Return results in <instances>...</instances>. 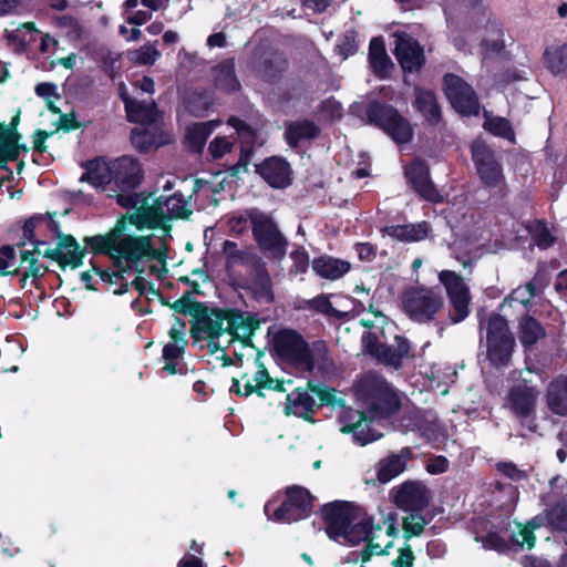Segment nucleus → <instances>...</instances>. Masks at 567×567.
I'll use <instances>...</instances> for the list:
<instances>
[{"label":"nucleus","instance_id":"f257e3e1","mask_svg":"<svg viewBox=\"0 0 567 567\" xmlns=\"http://www.w3.org/2000/svg\"><path fill=\"white\" fill-rule=\"evenodd\" d=\"M322 515L329 538L349 545L368 543L360 553L363 564L373 555L388 553L392 546V537L396 533L395 518L392 514H388L381 522L375 523L374 518L363 509L336 502L324 505Z\"/></svg>","mask_w":567,"mask_h":567},{"label":"nucleus","instance_id":"f03ea898","mask_svg":"<svg viewBox=\"0 0 567 567\" xmlns=\"http://www.w3.org/2000/svg\"><path fill=\"white\" fill-rule=\"evenodd\" d=\"M124 230L125 221L118 220L109 234L85 238L86 245L93 251L105 252L113 261V269L101 274L103 280L110 282H115L117 279L125 280V274H143L146 268L153 272L156 269L153 261H163L164 254L154 246L151 236L126 235Z\"/></svg>","mask_w":567,"mask_h":567},{"label":"nucleus","instance_id":"7ed1b4c3","mask_svg":"<svg viewBox=\"0 0 567 567\" xmlns=\"http://www.w3.org/2000/svg\"><path fill=\"white\" fill-rule=\"evenodd\" d=\"M308 385L311 392L319 398L321 404L342 409L339 414L340 431L352 434L354 442L365 445L382 436V433L372 426V421H368L362 412L346 408V401L338 391L321 383L309 382Z\"/></svg>","mask_w":567,"mask_h":567},{"label":"nucleus","instance_id":"20e7f679","mask_svg":"<svg viewBox=\"0 0 567 567\" xmlns=\"http://www.w3.org/2000/svg\"><path fill=\"white\" fill-rule=\"evenodd\" d=\"M148 199L150 197L143 198L142 204L130 216L132 224L138 227L165 228L169 220L185 218L192 213L188 202L181 193L159 196L152 204Z\"/></svg>","mask_w":567,"mask_h":567},{"label":"nucleus","instance_id":"39448f33","mask_svg":"<svg viewBox=\"0 0 567 567\" xmlns=\"http://www.w3.org/2000/svg\"><path fill=\"white\" fill-rule=\"evenodd\" d=\"M358 400L375 416H383L399 408V398L390 384L375 373H367L357 385Z\"/></svg>","mask_w":567,"mask_h":567},{"label":"nucleus","instance_id":"423d86ee","mask_svg":"<svg viewBox=\"0 0 567 567\" xmlns=\"http://www.w3.org/2000/svg\"><path fill=\"white\" fill-rule=\"evenodd\" d=\"M480 324L486 330L488 360L496 367L507 365L515 347V338L509 331L507 320L498 313H492L486 323L481 321Z\"/></svg>","mask_w":567,"mask_h":567},{"label":"nucleus","instance_id":"0eeeda50","mask_svg":"<svg viewBox=\"0 0 567 567\" xmlns=\"http://www.w3.org/2000/svg\"><path fill=\"white\" fill-rule=\"evenodd\" d=\"M403 310L406 316L417 323H430L444 307L441 292L429 287H412L402 296Z\"/></svg>","mask_w":567,"mask_h":567},{"label":"nucleus","instance_id":"6e6552de","mask_svg":"<svg viewBox=\"0 0 567 567\" xmlns=\"http://www.w3.org/2000/svg\"><path fill=\"white\" fill-rule=\"evenodd\" d=\"M365 115L369 124L380 127L395 143L404 144L411 141L413 135L411 124L394 107L371 102L365 107Z\"/></svg>","mask_w":567,"mask_h":567},{"label":"nucleus","instance_id":"1a4fd4ad","mask_svg":"<svg viewBox=\"0 0 567 567\" xmlns=\"http://www.w3.org/2000/svg\"><path fill=\"white\" fill-rule=\"evenodd\" d=\"M113 181L123 192L116 196L117 203L126 208H136L142 204V199L131 190L137 187L143 178L140 163L130 156H122L112 161Z\"/></svg>","mask_w":567,"mask_h":567},{"label":"nucleus","instance_id":"9d476101","mask_svg":"<svg viewBox=\"0 0 567 567\" xmlns=\"http://www.w3.org/2000/svg\"><path fill=\"white\" fill-rule=\"evenodd\" d=\"M249 218L259 248L267 256L281 259L286 255L287 240L271 217L258 209H252L249 212Z\"/></svg>","mask_w":567,"mask_h":567},{"label":"nucleus","instance_id":"9b49d317","mask_svg":"<svg viewBox=\"0 0 567 567\" xmlns=\"http://www.w3.org/2000/svg\"><path fill=\"white\" fill-rule=\"evenodd\" d=\"M472 157L482 182L498 195L504 196L506 193L505 178L494 152L483 141H475L472 145Z\"/></svg>","mask_w":567,"mask_h":567},{"label":"nucleus","instance_id":"f8f14e48","mask_svg":"<svg viewBox=\"0 0 567 567\" xmlns=\"http://www.w3.org/2000/svg\"><path fill=\"white\" fill-rule=\"evenodd\" d=\"M439 280L444 286L449 302L452 307L450 315L453 323H458L470 315L471 293L464 279L454 271L442 270Z\"/></svg>","mask_w":567,"mask_h":567},{"label":"nucleus","instance_id":"ddd939ff","mask_svg":"<svg viewBox=\"0 0 567 567\" xmlns=\"http://www.w3.org/2000/svg\"><path fill=\"white\" fill-rule=\"evenodd\" d=\"M362 341L364 349L371 355L377 358L380 362L394 368L401 365V360L408 355L410 350L409 341L401 336H395V344L388 346L381 340L377 331H369L363 336Z\"/></svg>","mask_w":567,"mask_h":567},{"label":"nucleus","instance_id":"4468645a","mask_svg":"<svg viewBox=\"0 0 567 567\" xmlns=\"http://www.w3.org/2000/svg\"><path fill=\"white\" fill-rule=\"evenodd\" d=\"M444 92L453 109L462 115L480 112L478 99L470 84L455 74L444 76Z\"/></svg>","mask_w":567,"mask_h":567},{"label":"nucleus","instance_id":"2eb2a0df","mask_svg":"<svg viewBox=\"0 0 567 567\" xmlns=\"http://www.w3.org/2000/svg\"><path fill=\"white\" fill-rule=\"evenodd\" d=\"M312 508V497L302 487L287 489L286 499L274 511V519L280 523H292L306 518Z\"/></svg>","mask_w":567,"mask_h":567},{"label":"nucleus","instance_id":"dca6fc26","mask_svg":"<svg viewBox=\"0 0 567 567\" xmlns=\"http://www.w3.org/2000/svg\"><path fill=\"white\" fill-rule=\"evenodd\" d=\"M118 91L120 96L125 104L128 121L140 123L144 127L153 126V128H157L159 113L152 99L143 101L131 99L124 84L120 85Z\"/></svg>","mask_w":567,"mask_h":567},{"label":"nucleus","instance_id":"f3484780","mask_svg":"<svg viewBox=\"0 0 567 567\" xmlns=\"http://www.w3.org/2000/svg\"><path fill=\"white\" fill-rule=\"evenodd\" d=\"M405 176L422 198L433 203L442 200V196L430 179L429 167L423 161L415 159L406 166Z\"/></svg>","mask_w":567,"mask_h":567},{"label":"nucleus","instance_id":"a211bd4d","mask_svg":"<svg viewBox=\"0 0 567 567\" xmlns=\"http://www.w3.org/2000/svg\"><path fill=\"white\" fill-rule=\"evenodd\" d=\"M430 491L420 482H406L396 491L394 501L405 512H421L430 502Z\"/></svg>","mask_w":567,"mask_h":567},{"label":"nucleus","instance_id":"6ab92c4d","mask_svg":"<svg viewBox=\"0 0 567 567\" xmlns=\"http://www.w3.org/2000/svg\"><path fill=\"white\" fill-rule=\"evenodd\" d=\"M538 395L539 391L524 377L523 382L508 392L507 402L517 416L525 417L534 412Z\"/></svg>","mask_w":567,"mask_h":567},{"label":"nucleus","instance_id":"aec40b11","mask_svg":"<svg viewBox=\"0 0 567 567\" xmlns=\"http://www.w3.org/2000/svg\"><path fill=\"white\" fill-rule=\"evenodd\" d=\"M394 54L404 71H416L424 62L422 48L413 38L405 33L395 35Z\"/></svg>","mask_w":567,"mask_h":567},{"label":"nucleus","instance_id":"412c9836","mask_svg":"<svg viewBox=\"0 0 567 567\" xmlns=\"http://www.w3.org/2000/svg\"><path fill=\"white\" fill-rule=\"evenodd\" d=\"M44 256L58 261L62 266L76 268L82 264L84 251L71 236L59 237L53 248H48Z\"/></svg>","mask_w":567,"mask_h":567},{"label":"nucleus","instance_id":"4be33fe9","mask_svg":"<svg viewBox=\"0 0 567 567\" xmlns=\"http://www.w3.org/2000/svg\"><path fill=\"white\" fill-rule=\"evenodd\" d=\"M274 389V390H284L282 385L279 384L278 381L272 380L269 377L268 371L264 365H259V369L256 371L254 379L250 380L246 375L241 378V380L233 379V385L230 388L231 392H235L238 395H249L251 394L256 389H258V394L262 396L261 389Z\"/></svg>","mask_w":567,"mask_h":567},{"label":"nucleus","instance_id":"5701e85b","mask_svg":"<svg viewBox=\"0 0 567 567\" xmlns=\"http://www.w3.org/2000/svg\"><path fill=\"white\" fill-rule=\"evenodd\" d=\"M276 346L282 357L291 361L297 368L305 362L307 343L293 330H282L276 338Z\"/></svg>","mask_w":567,"mask_h":567},{"label":"nucleus","instance_id":"b1692460","mask_svg":"<svg viewBox=\"0 0 567 567\" xmlns=\"http://www.w3.org/2000/svg\"><path fill=\"white\" fill-rule=\"evenodd\" d=\"M258 174L272 187L284 188L290 184V166L278 157H271L257 166Z\"/></svg>","mask_w":567,"mask_h":567},{"label":"nucleus","instance_id":"393cba45","mask_svg":"<svg viewBox=\"0 0 567 567\" xmlns=\"http://www.w3.org/2000/svg\"><path fill=\"white\" fill-rule=\"evenodd\" d=\"M226 323L225 311L204 312L197 317L194 332L197 338L217 339L226 333Z\"/></svg>","mask_w":567,"mask_h":567},{"label":"nucleus","instance_id":"a878e982","mask_svg":"<svg viewBox=\"0 0 567 567\" xmlns=\"http://www.w3.org/2000/svg\"><path fill=\"white\" fill-rule=\"evenodd\" d=\"M412 458L410 447H403L398 454H391L379 463L378 480L385 484L400 475L406 467V462Z\"/></svg>","mask_w":567,"mask_h":567},{"label":"nucleus","instance_id":"bb28decb","mask_svg":"<svg viewBox=\"0 0 567 567\" xmlns=\"http://www.w3.org/2000/svg\"><path fill=\"white\" fill-rule=\"evenodd\" d=\"M305 362H300L298 369L312 372L318 370L320 372H326L330 369L332 361L329 355V351L326 344L321 341L313 342L311 346H307L305 353Z\"/></svg>","mask_w":567,"mask_h":567},{"label":"nucleus","instance_id":"cd10ccee","mask_svg":"<svg viewBox=\"0 0 567 567\" xmlns=\"http://www.w3.org/2000/svg\"><path fill=\"white\" fill-rule=\"evenodd\" d=\"M80 181L87 182L94 188H103L113 181L112 162L102 158L90 161Z\"/></svg>","mask_w":567,"mask_h":567},{"label":"nucleus","instance_id":"c85d7f7f","mask_svg":"<svg viewBox=\"0 0 567 567\" xmlns=\"http://www.w3.org/2000/svg\"><path fill=\"white\" fill-rule=\"evenodd\" d=\"M546 399L553 413L567 415V375H558L548 384Z\"/></svg>","mask_w":567,"mask_h":567},{"label":"nucleus","instance_id":"c756f323","mask_svg":"<svg viewBox=\"0 0 567 567\" xmlns=\"http://www.w3.org/2000/svg\"><path fill=\"white\" fill-rule=\"evenodd\" d=\"M315 406V399L306 390L296 389L287 395L285 413L310 420Z\"/></svg>","mask_w":567,"mask_h":567},{"label":"nucleus","instance_id":"7c9ffc66","mask_svg":"<svg viewBox=\"0 0 567 567\" xmlns=\"http://www.w3.org/2000/svg\"><path fill=\"white\" fill-rule=\"evenodd\" d=\"M430 225L426 221L408 225H394L385 228L388 236L400 241H419L427 237Z\"/></svg>","mask_w":567,"mask_h":567},{"label":"nucleus","instance_id":"2f4dec72","mask_svg":"<svg viewBox=\"0 0 567 567\" xmlns=\"http://www.w3.org/2000/svg\"><path fill=\"white\" fill-rule=\"evenodd\" d=\"M18 137L19 135L14 127L0 123V168H6L8 161L18 158L20 153Z\"/></svg>","mask_w":567,"mask_h":567},{"label":"nucleus","instance_id":"473e14b6","mask_svg":"<svg viewBox=\"0 0 567 567\" xmlns=\"http://www.w3.org/2000/svg\"><path fill=\"white\" fill-rule=\"evenodd\" d=\"M351 266L348 261L332 258L320 257L313 260V271L322 278L337 280L350 270Z\"/></svg>","mask_w":567,"mask_h":567},{"label":"nucleus","instance_id":"72a5a7b5","mask_svg":"<svg viewBox=\"0 0 567 567\" xmlns=\"http://www.w3.org/2000/svg\"><path fill=\"white\" fill-rule=\"evenodd\" d=\"M369 60L373 72L379 78H385L393 64L386 54L384 42L381 38H373L369 47Z\"/></svg>","mask_w":567,"mask_h":567},{"label":"nucleus","instance_id":"f704fd0d","mask_svg":"<svg viewBox=\"0 0 567 567\" xmlns=\"http://www.w3.org/2000/svg\"><path fill=\"white\" fill-rule=\"evenodd\" d=\"M32 252L20 250V256L12 246L0 247V276H9L18 274L21 262L33 261Z\"/></svg>","mask_w":567,"mask_h":567},{"label":"nucleus","instance_id":"c9c22d12","mask_svg":"<svg viewBox=\"0 0 567 567\" xmlns=\"http://www.w3.org/2000/svg\"><path fill=\"white\" fill-rule=\"evenodd\" d=\"M414 105L431 124L440 121L441 110L432 91L421 87L415 89Z\"/></svg>","mask_w":567,"mask_h":567},{"label":"nucleus","instance_id":"e433bc0d","mask_svg":"<svg viewBox=\"0 0 567 567\" xmlns=\"http://www.w3.org/2000/svg\"><path fill=\"white\" fill-rule=\"evenodd\" d=\"M319 128L310 121H297L288 125L286 138L290 146H297L303 140L317 136Z\"/></svg>","mask_w":567,"mask_h":567},{"label":"nucleus","instance_id":"4c0bfd02","mask_svg":"<svg viewBox=\"0 0 567 567\" xmlns=\"http://www.w3.org/2000/svg\"><path fill=\"white\" fill-rule=\"evenodd\" d=\"M226 315V332L238 339H246L251 334V321L240 312L225 311Z\"/></svg>","mask_w":567,"mask_h":567},{"label":"nucleus","instance_id":"58836bf2","mask_svg":"<svg viewBox=\"0 0 567 567\" xmlns=\"http://www.w3.org/2000/svg\"><path fill=\"white\" fill-rule=\"evenodd\" d=\"M545 337L542 324L532 317H525L519 322V340L525 348L532 347Z\"/></svg>","mask_w":567,"mask_h":567},{"label":"nucleus","instance_id":"ea45409f","mask_svg":"<svg viewBox=\"0 0 567 567\" xmlns=\"http://www.w3.org/2000/svg\"><path fill=\"white\" fill-rule=\"evenodd\" d=\"M220 124V121H208L188 126L186 138L197 151L204 146L207 137Z\"/></svg>","mask_w":567,"mask_h":567},{"label":"nucleus","instance_id":"a19ab883","mask_svg":"<svg viewBox=\"0 0 567 567\" xmlns=\"http://www.w3.org/2000/svg\"><path fill=\"white\" fill-rule=\"evenodd\" d=\"M214 78L216 86L225 92H233L239 89V82L230 63L218 65L214 70Z\"/></svg>","mask_w":567,"mask_h":567},{"label":"nucleus","instance_id":"79ce46f5","mask_svg":"<svg viewBox=\"0 0 567 567\" xmlns=\"http://www.w3.org/2000/svg\"><path fill=\"white\" fill-rule=\"evenodd\" d=\"M250 289L258 300L270 302L274 299L271 279L264 269L257 270L250 284Z\"/></svg>","mask_w":567,"mask_h":567},{"label":"nucleus","instance_id":"37998d69","mask_svg":"<svg viewBox=\"0 0 567 567\" xmlns=\"http://www.w3.org/2000/svg\"><path fill=\"white\" fill-rule=\"evenodd\" d=\"M35 27L32 22H27L11 28L6 29L7 39L16 44L18 48H24L33 41Z\"/></svg>","mask_w":567,"mask_h":567},{"label":"nucleus","instance_id":"c03bdc74","mask_svg":"<svg viewBox=\"0 0 567 567\" xmlns=\"http://www.w3.org/2000/svg\"><path fill=\"white\" fill-rule=\"evenodd\" d=\"M544 59L546 66L554 74L564 72L567 69V43L546 49Z\"/></svg>","mask_w":567,"mask_h":567},{"label":"nucleus","instance_id":"a18cd8bd","mask_svg":"<svg viewBox=\"0 0 567 567\" xmlns=\"http://www.w3.org/2000/svg\"><path fill=\"white\" fill-rule=\"evenodd\" d=\"M186 344H179V342L171 341L163 349V359L165 365L163 368L168 374L181 373L182 369L178 368V361L182 358Z\"/></svg>","mask_w":567,"mask_h":567},{"label":"nucleus","instance_id":"49530a36","mask_svg":"<svg viewBox=\"0 0 567 567\" xmlns=\"http://www.w3.org/2000/svg\"><path fill=\"white\" fill-rule=\"evenodd\" d=\"M485 122L484 128L489 133L514 142V131L508 120L499 116H491L487 112L484 113Z\"/></svg>","mask_w":567,"mask_h":567},{"label":"nucleus","instance_id":"de8ad7c7","mask_svg":"<svg viewBox=\"0 0 567 567\" xmlns=\"http://www.w3.org/2000/svg\"><path fill=\"white\" fill-rule=\"evenodd\" d=\"M131 141L133 145L140 151H146L151 146H159L164 142H157L154 135L150 132L147 127H136L132 131Z\"/></svg>","mask_w":567,"mask_h":567},{"label":"nucleus","instance_id":"09e8293b","mask_svg":"<svg viewBox=\"0 0 567 567\" xmlns=\"http://www.w3.org/2000/svg\"><path fill=\"white\" fill-rule=\"evenodd\" d=\"M529 233L536 245L540 248H548L554 244V237L547 225L543 221H535L529 227Z\"/></svg>","mask_w":567,"mask_h":567},{"label":"nucleus","instance_id":"8fccbe9b","mask_svg":"<svg viewBox=\"0 0 567 567\" xmlns=\"http://www.w3.org/2000/svg\"><path fill=\"white\" fill-rule=\"evenodd\" d=\"M159 56L161 52L154 44H145L140 49L131 52V60L143 65L154 64Z\"/></svg>","mask_w":567,"mask_h":567},{"label":"nucleus","instance_id":"3c124183","mask_svg":"<svg viewBox=\"0 0 567 567\" xmlns=\"http://www.w3.org/2000/svg\"><path fill=\"white\" fill-rule=\"evenodd\" d=\"M534 295L535 290L533 284H527L513 290V292L504 300L501 307L503 309L506 307V305L512 306L514 302L525 307L534 297Z\"/></svg>","mask_w":567,"mask_h":567},{"label":"nucleus","instance_id":"603ef678","mask_svg":"<svg viewBox=\"0 0 567 567\" xmlns=\"http://www.w3.org/2000/svg\"><path fill=\"white\" fill-rule=\"evenodd\" d=\"M357 50L358 44L355 41V33L353 31L346 32L336 45V51L342 58V60H346L350 55L354 54Z\"/></svg>","mask_w":567,"mask_h":567},{"label":"nucleus","instance_id":"864d4df0","mask_svg":"<svg viewBox=\"0 0 567 567\" xmlns=\"http://www.w3.org/2000/svg\"><path fill=\"white\" fill-rule=\"evenodd\" d=\"M35 92L39 96L47 101L48 109L55 114L60 113V109L54 104V101L59 99L56 94V86L52 83H40L35 87Z\"/></svg>","mask_w":567,"mask_h":567},{"label":"nucleus","instance_id":"5fc2aeb1","mask_svg":"<svg viewBox=\"0 0 567 567\" xmlns=\"http://www.w3.org/2000/svg\"><path fill=\"white\" fill-rule=\"evenodd\" d=\"M475 540L481 543L483 548L496 551H504L506 549V542L497 533L491 532L487 535H475Z\"/></svg>","mask_w":567,"mask_h":567},{"label":"nucleus","instance_id":"6e6d98bb","mask_svg":"<svg viewBox=\"0 0 567 567\" xmlns=\"http://www.w3.org/2000/svg\"><path fill=\"white\" fill-rule=\"evenodd\" d=\"M410 514L404 517L403 526L405 533L412 536H419L422 534L424 526L426 525L425 518L419 514V512H409Z\"/></svg>","mask_w":567,"mask_h":567},{"label":"nucleus","instance_id":"4d7b16f0","mask_svg":"<svg viewBox=\"0 0 567 567\" xmlns=\"http://www.w3.org/2000/svg\"><path fill=\"white\" fill-rule=\"evenodd\" d=\"M548 520L556 529L567 532V505H555L548 513Z\"/></svg>","mask_w":567,"mask_h":567},{"label":"nucleus","instance_id":"13d9d810","mask_svg":"<svg viewBox=\"0 0 567 567\" xmlns=\"http://www.w3.org/2000/svg\"><path fill=\"white\" fill-rule=\"evenodd\" d=\"M360 322L364 327L378 330L380 333L382 332L384 324L388 323L386 317L381 311L374 310L372 308L368 312L363 313Z\"/></svg>","mask_w":567,"mask_h":567},{"label":"nucleus","instance_id":"bf43d9fd","mask_svg":"<svg viewBox=\"0 0 567 567\" xmlns=\"http://www.w3.org/2000/svg\"><path fill=\"white\" fill-rule=\"evenodd\" d=\"M233 145L234 143L229 138L217 136L210 142L208 150L214 158H220L231 151Z\"/></svg>","mask_w":567,"mask_h":567},{"label":"nucleus","instance_id":"052dcab7","mask_svg":"<svg viewBox=\"0 0 567 567\" xmlns=\"http://www.w3.org/2000/svg\"><path fill=\"white\" fill-rule=\"evenodd\" d=\"M228 124L236 130L238 137L244 144L248 145L252 143L255 133L252 128L246 125L241 120L231 116L228 120Z\"/></svg>","mask_w":567,"mask_h":567},{"label":"nucleus","instance_id":"680f3d73","mask_svg":"<svg viewBox=\"0 0 567 567\" xmlns=\"http://www.w3.org/2000/svg\"><path fill=\"white\" fill-rule=\"evenodd\" d=\"M286 69V61L280 56L276 55L269 60V65L262 71V76L269 81H272L276 75Z\"/></svg>","mask_w":567,"mask_h":567},{"label":"nucleus","instance_id":"e2e57ef3","mask_svg":"<svg viewBox=\"0 0 567 567\" xmlns=\"http://www.w3.org/2000/svg\"><path fill=\"white\" fill-rule=\"evenodd\" d=\"M321 112L329 118H339L342 115V105L338 101L329 99L321 103Z\"/></svg>","mask_w":567,"mask_h":567},{"label":"nucleus","instance_id":"0e129e2a","mask_svg":"<svg viewBox=\"0 0 567 567\" xmlns=\"http://www.w3.org/2000/svg\"><path fill=\"white\" fill-rule=\"evenodd\" d=\"M169 337L172 341L179 342V344H187V340L185 339V322L175 318L169 329Z\"/></svg>","mask_w":567,"mask_h":567},{"label":"nucleus","instance_id":"69168bd1","mask_svg":"<svg viewBox=\"0 0 567 567\" xmlns=\"http://www.w3.org/2000/svg\"><path fill=\"white\" fill-rule=\"evenodd\" d=\"M291 259L295 264V272L302 274L309 266V256L305 250H295L291 252Z\"/></svg>","mask_w":567,"mask_h":567},{"label":"nucleus","instance_id":"338daca9","mask_svg":"<svg viewBox=\"0 0 567 567\" xmlns=\"http://www.w3.org/2000/svg\"><path fill=\"white\" fill-rule=\"evenodd\" d=\"M535 536L532 529L529 528H520L516 535H514V540L519 546H527V548H532L535 544Z\"/></svg>","mask_w":567,"mask_h":567},{"label":"nucleus","instance_id":"774afa93","mask_svg":"<svg viewBox=\"0 0 567 567\" xmlns=\"http://www.w3.org/2000/svg\"><path fill=\"white\" fill-rule=\"evenodd\" d=\"M414 560L413 551L410 547L400 550V555L392 561L393 567H412Z\"/></svg>","mask_w":567,"mask_h":567}]
</instances>
